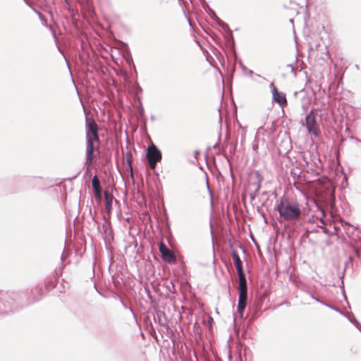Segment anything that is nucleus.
I'll use <instances>...</instances> for the list:
<instances>
[{"label":"nucleus","instance_id":"1","mask_svg":"<svg viewBox=\"0 0 361 361\" xmlns=\"http://www.w3.org/2000/svg\"><path fill=\"white\" fill-rule=\"evenodd\" d=\"M39 290L36 288L28 290L0 292V314H8L16 309L15 302H19L23 305H30L38 300L35 293Z\"/></svg>","mask_w":361,"mask_h":361},{"label":"nucleus","instance_id":"2","mask_svg":"<svg viewBox=\"0 0 361 361\" xmlns=\"http://www.w3.org/2000/svg\"><path fill=\"white\" fill-rule=\"evenodd\" d=\"M276 210L279 212V221H296L302 214L301 204L295 200L283 195L276 204Z\"/></svg>","mask_w":361,"mask_h":361},{"label":"nucleus","instance_id":"3","mask_svg":"<svg viewBox=\"0 0 361 361\" xmlns=\"http://www.w3.org/2000/svg\"><path fill=\"white\" fill-rule=\"evenodd\" d=\"M98 125L94 119L91 121L86 116L85 120V134H86V161L85 164L92 165L94 159V152L95 147L94 141H99Z\"/></svg>","mask_w":361,"mask_h":361},{"label":"nucleus","instance_id":"4","mask_svg":"<svg viewBox=\"0 0 361 361\" xmlns=\"http://www.w3.org/2000/svg\"><path fill=\"white\" fill-rule=\"evenodd\" d=\"M146 158L149 168L151 169H154L157 163L161 161V152L154 143L152 142L147 149Z\"/></svg>","mask_w":361,"mask_h":361},{"label":"nucleus","instance_id":"5","mask_svg":"<svg viewBox=\"0 0 361 361\" xmlns=\"http://www.w3.org/2000/svg\"><path fill=\"white\" fill-rule=\"evenodd\" d=\"M305 126L308 133H312L315 137L319 134V130L317 124V114L315 109H311L305 116Z\"/></svg>","mask_w":361,"mask_h":361},{"label":"nucleus","instance_id":"6","mask_svg":"<svg viewBox=\"0 0 361 361\" xmlns=\"http://www.w3.org/2000/svg\"><path fill=\"white\" fill-rule=\"evenodd\" d=\"M159 249L161 255V257L165 262L169 264H175L176 262V256L163 242L159 243Z\"/></svg>","mask_w":361,"mask_h":361},{"label":"nucleus","instance_id":"7","mask_svg":"<svg viewBox=\"0 0 361 361\" xmlns=\"http://www.w3.org/2000/svg\"><path fill=\"white\" fill-rule=\"evenodd\" d=\"M101 233L105 244L110 243L114 240L113 231L109 221H105L102 225Z\"/></svg>","mask_w":361,"mask_h":361},{"label":"nucleus","instance_id":"8","mask_svg":"<svg viewBox=\"0 0 361 361\" xmlns=\"http://www.w3.org/2000/svg\"><path fill=\"white\" fill-rule=\"evenodd\" d=\"M272 99L274 102H276L282 108L287 104L286 94L283 92L274 90V92L272 94Z\"/></svg>","mask_w":361,"mask_h":361},{"label":"nucleus","instance_id":"9","mask_svg":"<svg viewBox=\"0 0 361 361\" xmlns=\"http://www.w3.org/2000/svg\"><path fill=\"white\" fill-rule=\"evenodd\" d=\"M214 17L216 20V23L227 33L228 38L231 39L232 41H233V32L230 30L228 24H226L225 22L221 20L216 15V13L212 11Z\"/></svg>","mask_w":361,"mask_h":361},{"label":"nucleus","instance_id":"10","mask_svg":"<svg viewBox=\"0 0 361 361\" xmlns=\"http://www.w3.org/2000/svg\"><path fill=\"white\" fill-rule=\"evenodd\" d=\"M231 255L233 259V262L235 264V267L237 270L238 274L243 273V262L240 259V256L238 255V252L235 250H232Z\"/></svg>","mask_w":361,"mask_h":361},{"label":"nucleus","instance_id":"11","mask_svg":"<svg viewBox=\"0 0 361 361\" xmlns=\"http://www.w3.org/2000/svg\"><path fill=\"white\" fill-rule=\"evenodd\" d=\"M104 198H105V208L106 212L109 214L112 210V202L114 200V196L110 194L109 192H104Z\"/></svg>","mask_w":361,"mask_h":361},{"label":"nucleus","instance_id":"12","mask_svg":"<svg viewBox=\"0 0 361 361\" xmlns=\"http://www.w3.org/2000/svg\"><path fill=\"white\" fill-rule=\"evenodd\" d=\"M239 278L238 290H247V284L245 273L238 274Z\"/></svg>","mask_w":361,"mask_h":361},{"label":"nucleus","instance_id":"13","mask_svg":"<svg viewBox=\"0 0 361 361\" xmlns=\"http://www.w3.org/2000/svg\"><path fill=\"white\" fill-rule=\"evenodd\" d=\"M165 317L164 312L161 310H156V317H154L155 322H157L160 325L164 326L163 318Z\"/></svg>","mask_w":361,"mask_h":361},{"label":"nucleus","instance_id":"14","mask_svg":"<svg viewBox=\"0 0 361 361\" xmlns=\"http://www.w3.org/2000/svg\"><path fill=\"white\" fill-rule=\"evenodd\" d=\"M256 175L258 180L256 182H252L251 185L254 187V191L259 193L261 188V181L262 180V178L260 177V174L258 171H257Z\"/></svg>","mask_w":361,"mask_h":361},{"label":"nucleus","instance_id":"15","mask_svg":"<svg viewBox=\"0 0 361 361\" xmlns=\"http://www.w3.org/2000/svg\"><path fill=\"white\" fill-rule=\"evenodd\" d=\"M58 279H59V276L57 275V274L56 275L51 276L50 278V283H47L45 285V288L47 290H50L51 289H52L54 287L55 284L57 283Z\"/></svg>","mask_w":361,"mask_h":361},{"label":"nucleus","instance_id":"16","mask_svg":"<svg viewBox=\"0 0 361 361\" xmlns=\"http://www.w3.org/2000/svg\"><path fill=\"white\" fill-rule=\"evenodd\" d=\"M246 305H247V303H245V302H238L237 312L241 319L243 318L244 310L246 307Z\"/></svg>","mask_w":361,"mask_h":361},{"label":"nucleus","instance_id":"17","mask_svg":"<svg viewBox=\"0 0 361 361\" xmlns=\"http://www.w3.org/2000/svg\"><path fill=\"white\" fill-rule=\"evenodd\" d=\"M117 298L118 300H119V302H121V304L122 305L123 307L126 309V310H128L130 311V312L131 313V314L133 315V317L136 319V314L133 310V309L128 306L124 301L122 299V298L119 295H117Z\"/></svg>","mask_w":361,"mask_h":361},{"label":"nucleus","instance_id":"18","mask_svg":"<svg viewBox=\"0 0 361 361\" xmlns=\"http://www.w3.org/2000/svg\"><path fill=\"white\" fill-rule=\"evenodd\" d=\"M247 290H238V301L247 303Z\"/></svg>","mask_w":361,"mask_h":361},{"label":"nucleus","instance_id":"19","mask_svg":"<svg viewBox=\"0 0 361 361\" xmlns=\"http://www.w3.org/2000/svg\"><path fill=\"white\" fill-rule=\"evenodd\" d=\"M93 190H94V195L95 199L98 202H101L102 200V189H101V188H97V189H93Z\"/></svg>","mask_w":361,"mask_h":361},{"label":"nucleus","instance_id":"20","mask_svg":"<svg viewBox=\"0 0 361 361\" xmlns=\"http://www.w3.org/2000/svg\"><path fill=\"white\" fill-rule=\"evenodd\" d=\"M99 180L97 175H94L92 179V186L93 189L99 188Z\"/></svg>","mask_w":361,"mask_h":361},{"label":"nucleus","instance_id":"21","mask_svg":"<svg viewBox=\"0 0 361 361\" xmlns=\"http://www.w3.org/2000/svg\"><path fill=\"white\" fill-rule=\"evenodd\" d=\"M68 11L70 13L71 16L74 18L77 15H78V12L77 9L74 8L73 7L71 6L70 4L68 5Z\"/></svg>","mask_w":361,"mask_h":361},{"label":"nucleus","instance_id":"22","mask_svg":"<svg viewBox=\"0 0 361 361\" xmlns=\"http://www.w3.org/2000/svg\"><path fill=\"white\" fill-rule=\"evenodd\" d=\"M323 305L326 306V307H329L331 310H334V311L338 312L341 314H344V312H343L342 310H341L339 308L336 307L334 305H332L326 303V302L323 303Z\"/></svg>","mask_w":361,"mask_h":361},{"label":"nucleus","instance_id":"23","mask_svg":"<svg viewBox=\"0 0 361 361\" xmlns=\"http://www.w3.org/2000/svg\"><path fill=\"white\" fill-rule=\"evenodd\" d=\"M257 212L264 218V222H267L265 213L262 210V207H257Z\"/></svg>","mask_w":361,"mask_h":361},{"label":"nucleus","instance_id":"24","mask_svg":"<svg viewBox=\"0 0 361 361\" xmlns=\"http://www.w3.org/2000/svg\"><path fill=\"white\" fill-rule=\"evenodd\" d=\"M351 323L358 329L361 331V324L356 319H353V321H351Z\"/></svg>","mask_w":361,"mask_h":361},{"label":"nucleus","instance_id":"25","mask_svg":"<svg viewBox=\"0 0 361 361\" xmlns=\"http://www.w3.org/2000/svg\"><path fill=\"white\" fill-rule=\"evenodd\" d=\"M259 195L258 192H256L255 191L253 192H251L250 193V198L251 200V201H253L254 200H255L256 197Z\"/></svg>","mask_w":361,"mask_h":361},{"label":"nucleus","instance_id":"26","mask_svg":"<svg viewBox=\"0 0 361 361\" xmlns=\"http://www.w3.org/2000/svg\"><path fill=\"white\" fill-rule=\"evenodd\" d=\"M310 296H311V298H312L313 300H314L315 301H317V302H319V303H321V304H322V305H323V303H325V302H323V301H322V300H321L319 298H317V297L314 296L313 295H311Z\"/></svg>","mask_w":361,"mask_h":361},{"label":"nucleus","instance_id":"27","mask_svg":"<svg viewBox=\"0 0 361 361\" xmlns=\"http://www.w3.org/2000/svg\"><path fill=\"white\" fill-rule=\"evenodd\" d=\"M343 316L345 317L350 322L351 321L355 319L354 317H351V316L348 313L344 312V314H342Z\"/></svg>","mask_w":361,"mask_h":361},{"label":"nucleus","instance_id":"28","mask_svg":"<svg viewBox=\"0 0 361 361\" xmlns=\"http://www.w3.org/2000/svg\"><path fill=\"white\" fill-rule=\"evenodd\" d=\"M140 116H142L144 115V109L142 106V104H140V109H139Z\"/></svg>","mask_w":361,"mask_h":361},{"label":"nucleus","instance_id":"29","mask_svg":"<svg viewBox=\"0 0 361 361\" xmlns=\"http://www.w3.org/2000/svg\"><path fill=\"white\" fill-rule=\"evenodd\" d=\"M270 88H271V93L273 94V92H274V90H278L276 87V86L274 85V84L273 82H271L269 85Z\"/></svg>","mask_w":361,"mask_h":361},{"label":"nucleus","instance_id":"30","mask_svg":"<svg viewBox=\"0 0 361 361\" xmlns=\"http://www.w3.org/2000/svg\"><path fill=\"white\" fill-rule=\"evenodd\" d=\"M33 11L39 16V18L42 20L44 16L43 15L38 11H37L35 8H32Z\"/></svg>","mask_w":361,"mask_h":361},{"label":"nucleus","instance_id":"31","mask_svg":"<svg viewBox=\"0 0 361 361\" xmlns=\"http://www.w3.org/2000/svg\"><path fill=\"white\" fill-rule=\"evenodd\" d=\"M286 143V149L288 150L289 148L290 147V142L289 140H287L286 142H285Z\"/></svg>","mask_w":361,"mask_h":361},{"label":"nucleus","instance_id":"32","mask_svg":"<svg viewBox=\"0 0 361 361\" xmlns=\"http://www.w3.org/2000/svg\"><path fill=\"white\" fill-rule=\"evenodd\" d=\"M259 317V314L255 312L251 317V319L254 320Z\"/></svg>","mask_w":361,"mask_h":361},{"label":"nucleus","instance_id":"33","mask_svg":"<svg viewBox=\"0 0 361 361\" xmlns=\"http://www.w3.org/2000/svg\"><path fill=\"white\" fill-rule=\"evenodd\" d=\"M354 251L357 257H360V250L357 248L354 247Z\"/></svg>","mask_w":361,"mask_h":361},{"label":"nucleus","instance_id":"34","mask_svg":"<svg viewBox=\"0 0 361 361\" xmlns=\"http://www.w3.org/2000/svg\"><path fill=\"white\" fill-rule=\"evenodd\" d=\"M321 227L323 229V233H324L325 234H328V235L329 234V231L326 227H323V226H321Z\"/></svg>","mask_w":361,"mask_h":361},{"label":"nucleus","instance_id":"35","mask_svg":"<svg viewBox=\"0 0 361 361\" xmlns=\"http://www.w3.org/2000/svg\"><path fill=\"white\" fill-rule=\"evenodd\" d=\"M288 67H289L292 72L295 71V68L293 64H288Z\"/></svg>","mask_w":361,"mask_h":361},{"label":"nucleus","instance_id":"36","mask_svg":"<svg viewBox=\"0 0 361 361\" xmlns=\"http://www.w3.org/2000/svg\"><path fill=\"white\" fill-rule=\"evenodd\" d=\"M127 162H128V165L129 166V167L130 168V170L132 171V164H131V161L128 159H127Z\"/></svg>","mask_w":361,"mask_h":361},{"label":"nucleus","instance_id":"37","mask_svg":"<svg viewBox=\"0 0 361 361\" xmlns=\"http://www.w3.org/2000/svg\"><path fill=\"white\" fill-rule=\"evenodd\" d=\"M230 173H231V178L233 179V173L232 168L231 166H230Z\"/></svg>","mask_w":361,"mask_h":361},{"label":"nucleus","instance_id":"38","mask_svg":"<svg viewBox=\"0 0 361 361\" xmlns=\"http://www.w3.org/2000/svg\"><path fill=\"white\" fill-rule=\"evenodd\" d=\"M64 1L67 5L70 4V0H64Z\"/></svg>","mask_w":361,"mask_h":361},{"label":"nucleus","instance_id":"39","mask_svg":"<svg viewBox=\"0 0 361 361\" xmlns=\"http://www.w3.org/2000/svg\"><path fill=\"white\" fill-rule=\"evenodd\" d=\"M343 295L344 299L347 301V297H346V295H345L344 292L343 293Z\"/></svg>","mask_w":361,"mask_h":361},{"label":"nucleus","instance_id":"40","mask_svg":"<svg viewBox=\"0 0 361 361\" xmlns=\"http://www.w3.org/2000/svg\"><path fill=\"white\" fill-rule=\"evenodd\" d=\"M61 263H63L64 261V257L63 255L61 256Z\"/></svg>","mask_w":361,"mask_h":361},{"label":"nucleus","instance_id":"41","mask_svg":"<svg viewBox=\"0 0 361 361\" xmlns=\"http://www.w3.org/2000/svg\"><path fill=\"white\" fill-rule=\"evenodd\" d=\"M249 74H250V75L253 74V71H252V70H250V71H249Z\"/></svg>","mask_w":361,"mask_h":361},{"label":"nucleus","instance_id":"42","mask_svg":"<svg viewBox=\"0 0 361 361\" xmlns=\"http://www.w3.org/2000/svg\"><path fill=\"white\" fill-rule=\"evenodd\" d=\"M331 200H332V199H333V200H334V199H335V197H334V195L331 194Z\"/></svg>","mask_w":361,"mask_h":361},{"label":"nucleus","instance_id":"43","mask_svg":"<svg viewBox=\"0 0 361 361\" xmlns=\"http://www.w3.org/2000/svg\"><path fill=\"white\" fill-rule=\"evenodd\" d=\"M334 229H335L336 231H337L339 228H337V227H334Z\"/></svg>","mask_w":361,"mask_h":361},{"label":"nucleus","instance_id":"44","mask_svg":"<svg viewBox=\"0 0 361 361\" xmlns=\"http://www.w3.org/2000/svg\"><path fill=\"white\" fill-rule=\"evenodd\" d=\"M290 23H293V19H290Z\"/></svg>","mask_w":361,"mask_h":361},{"label":"nucleus","instance_id":"45","mask_svg":"<svg viewBox=\"0 0 361 361\" xmlns=\"http://www.w3.org/2000/svg\"><path fill=\"white\" fill-rule=\"evenodd\" d=\"M349 260H350V261H352V260H353V257H349Z\"/></svg>","mask_w":361,"mask_h":361},{"label":"nucleus","instance_id":"46","mask_svg":"<svg viewBox=\"0 0 361 361\" xmlns=\"http://www.w3.org/2000/svg\"><path fill=\"white\" fill-rule=\"evenodd\" d=\"M25 2H26V4L29 5L30 6H31L26 0H25Z\"/></svg>","mask_w":361,"mask_h":361},{"label":"nucleus","instance_id":"47","mask_svg":"<svg viewBox=\"0 0 361 361\" xmlns=\"http://www.w3.org/2000/svg\"><path fill=\"white\" fill-rule=\"evenodd\" d=\"M138 88H139V90H140V91L142 90V89H141V87H140V86H138Z\"/></svg>","mask_w":361,"mask_h":361},{"label":"nucleus","instance_id":"48","mask_svg":"<svg viewBox=\"0 0 361 361\" xmlns=\"http://www.w3.org/2000/svg\"><path fill=\"white\" fill-rule=\"evenodd\" d=\"M219 119H220V121H221V116H219Z\"/></svg>","mask_w":361,"mask_h":361},{"label":"nucleus","instance_id":"49","mask_svg":"<svg viewBox=\"0 0 361 361\" xmlns=\"http://www.w3.org/2000/svg\"><path fill=\"white\" fill-rule=\"evenodd\" d=\"M78 1L80 4H82V3H81V1H80V0H78Z\"/></svg>","mask_w":361,"mask_h":361}]
</instances>
